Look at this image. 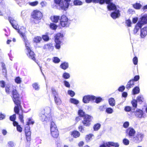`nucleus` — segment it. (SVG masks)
I'll use <instances>...</instances> for the list:
<instances>
[{
  "mask_svg": "<svg viewBox=\"0 0 147 147\" xmlns=\"http://www.w3.org/2000/svg\"><path fill=\"white\" fill-rule=\"evenodd\" d=\"M62 37V35L60 33L57 34L55 36V48L56 49H59L61 48V42L60 38Z\"/></svg>",
  "mask_w": 147,
  "mask_h": 147,
  "instance_id": "39448f33",
  "label": "nucleus"
},
{
  "mask_svg": "<svg viewBox=\"0 0 147 147\" xmlns=\"http://www.w3.org/2000/svg\"><path fill=\"white\" fill-rule=\"evenodd\" d=\"M51 109L49 107H46L44 110L42 111L39 114L40 119L42 121L47 122L52 121V117L51 116Z\"/></svg>",
  "mask_w": 147,
  "mask_h": 147,
  "instance_id": "f03ea898",
  "label": "nucleus"
},
{
  "mask_svg": "<svg viewBox=\"0 0 147 147\" xmlns=\"http://www.w3.org/2000/svg\"><path fill=\"white\" fill-rule=\"evenodd\" d=\"M15 146V144L13 142L10 141L8 142L7 147H14Z\"/></svg>",
  "mask_w": 147,
  "mask_h": 147,
  "instance_id": "49530a36",
  "label": "nucleus"
},
{
  "mask_svg": "<svg viewBox=\"0 0 147 147\" xmlns=\"http://www.w3.org/2000/svg\"><path fill=\"white\" fill-rule=\"evenodd\" d=\"M62 77L65 79H67L70 77V75L69 73L65 72L63 74Z\"/></svg>",
  "mask_w": 147,
  "mask_h": 147,
  "instance_id": "72a5a7b5",
  "label": "nucleus"
},
{
  "mask_svg": "<svg viewBox=\"0 0 147 147\" xmlns=\"http://www.w3.org/2000/svg\"><path fill=\"white\" fill-rule=\"evenodd\" d=\"M65 2H63L64 3V8L65 10H66L67 9L69 6V2L71 1V0H64Z\"/></svg>",
  "mask_w": 147,
  "mask_h": 147,
  "instance_id": "a878e982",
  "label": "nucleus"
},
{
  "mask_svg": "<svg viewBox=\"0 0 147 147\" xmlns=\"http://www.w3.org/2000/svg\"><path fill=\"white\" fill-rule=\"evenodd\" d=\"M101 125L99 123L95 124L93 126V129L94 131H97L100 128Z\"/></svg>",
  "mask_w": 147,
  "mask_h": 147,
  "instance_id": "c9c22d12",
  "label": "nucleus"
},
{
  "mask_svg": "<svg viewBox=\"0 0 147 147\" xmlns=\"http://www.w3.org/2000/svg\"><path fill=\"white\" fill-rule=\"evenodd\" d=\"M95 98V96L93 95H86L83 97L82 102L84 103H88L90 101H93L94 100Z\"/></svg>",
  "mask_w": 147,
  "mask_h": 147,
  "instance_id": "1a4fd4ad",
  "label": "nucleus"
},
{
  "mask_svg": "<svg viewBox=\"0 0 147 147\" xmlns=\"http://www.w3.org/2000/svg\"><path fill=\"white\" fill-rule=\"evenodd\" d=\"M60 16H53V18H51L52 21L55 23H57L59 20H60Z\"/></svg>",
  "mask_w": 147,
  "mask_h": 147,
  "instance_id": "c756f323",
  "label": "nucleus"
},
{
  "mask_svg": "<svg viewBox=\"0 0 147 147\" xmlns=\"http://www.w3.org/2000/svg\"><path fill=\"white\" fill-rule=\"evenodd\" d=\"M52 94L54 96V98L55 97H57L59 96L58 93L55 91V89H52Z\"/></svg>",
  "mask_w": 147,
  "mask_h": 147,
  "instance_id": "3c124183",
  "label": "nucleus"
},
{
  "mask_svg": "<svg viewBox=\"0 0 147 147\" xmlns=\"http://www.w3.org/2000/svg\"><path fill=\"white\" fill-rule=\"evenodd\" d=\"M41 40V38L40 36H37L34 39V41L36 43H39Z\"/></svg>",
  "mask_w": 147,
  "mask_h": 147,
  "instance_id": "79ce46f5",
  "label": "nucleus"
},
{
  "mask_svg": "<svg viewBox=\"0 0 147 147\" xmlns=\"http://www.w3.org/2000/svg\"><path fill=\"white\" fill-rule=\"evenodd\" d=\"M60 24L62 27H67L69 24V19L64 15H62L60 19Z\"/></svg>",
  "mask_w": 147,
  "mask_h": 147,
  "instance_id": "423d86ee",
  "label": "nucleus"
},
{
  "mask_svg": "<svg viewBox=\"0 0 147 147\" xmlns=\"http://www.w3.org/2000/svg\"><path fill=\"white\" fill-rule=\"evenodd\" d=\"M125 23L128 27H130L131 26L132 23L131 20L129 19L125 20Z\"/></svg>",
  "mask_w": 147,
  "mask_h": 147,
  "instance_id": "864d4df0",
  "label": "nucleus"
},
{
  "mask_svg": "<svg viewBox=\"0 0 147 147\" xmlns=\"http://www.w3.org/2000/svg\"><path fill=\"white\" fill-rule=\"evenodd\" d=\"M18 110H15V107H14V111L15 113L19 115V119L20 121L22 123L24 122V120H23V109H22V108H19V107L18 108Z\"/></svg>",
  "mask_w": 147,
  "mask_h": 147,
  "instance_id": "9b49d317",
  "label": "nucleus"
},
{
  "mask_svg": "<svg viewBox=\"0 0 147 147\" xmlns=\"http://www.w3.org/2000/svg\"><path fill=\"white\" fill-rule=\"evenodd\" d=\"M60 67L63 70H65L69 67V63L68 62H64L61 64Z\"/></svg>",
  "mask_w": 147,
  "mask_h": 147,
  "instance_id": "4be33fe9",
  "label": "nucleus"
},
{
  "mask_svg": "<svg viewBox=\"0 0 147 147\" xmlns=\"http://www.w3.org/2000/svg\"><path fill=\"white\" fill-rule=\"evenodd\" d=\"M63 83L65 86L67 88H69L70 85L69 83L67 80H65L63 81Z\"/></svg>",
  "mask_w": 147,
  "mask_h": 147,
  "instance_id": "052dcab7",
  "label": "nucleus"
},
{
  "mask_svg": "<svg viewBox=\"0 0 147 147\" xmlns=\"http://www.w3.org/2000/svg\"><path fill=\"white\" fill-rule=\"evenodd\" d=\"M71 135L75 138L79 137L80 135V133L77 131H73L71 133Z\"/></svg>",
  "mask_w": 147,
  "mask_h": 147,
  "instance_id": "393cba45",
  "label": "nucleus"
},
{
  "mask_svg": "<svg viewBox=\"0 0 147 147\" xmlns=\"http://www.w3.org/2000/svg\"><path fill=\"white\" fill-rule=\"evenodd\" d=\"M32 87L36 90H38L39 89V86L37 83H35L32 84Z\"/></svg>",
  "mask_w": 147,
  "mask_h": 147,
  "instance_id": "8fccbe9b",
  "label": "nucleus"
},
{
  "mask_svg": "<svg viewBox=\"0 0 147 147\" xmlns=\"http://www.w3.org/2000/svg\"><path fill=\"white\" fill-rule=\"evenodd\" d=\"M105 111L107 113L111 114L113 112V110L111 108L108 107L107 108L106 107Z\"/></svg>",
  "mask_w": 147,
  "mask_h": 147,
  "instance_id": "37998d69",
  "label": "nucleus"
},
{
  "mask_svg": "<svg viewBox=\"0 0 147 147\" xmlns=\"http://www.w3.org/2000/svg\"><path fill=\"white\" fill-rule=\"evenodd\" d=\"M94 136L92 134H90L86 136L85 137L86 140V142H89L91 138Z\"/></svg>",
  "mask_w": 147,
  "mask_h": 147,
  "instance_id": "2f4dec72",
  "label": "nucleus"
},
{
  "mask_svg": "<svg viewBox=\"0 0 147 147\" xmlns=\"http://www.w3.org/2000/svg\"><path fill=\"white\" fill-rule=\"evenodd\" d=\"M138 23H139L142 26L147 23V15H144L141 18L140 20Z\"/></svg>",
  "mask_w": 147,
  "mask_h": 147,
  "instance_id": "2eb2a0df",
  "label": "nucleus"
},
{
  "mask_svg": "<svg viewBox=\"0 0 147 147\" xmlns=\"http://www.w3.org/2000/svg\"><path fill=\"white\" fill-rule=\"evenodd\" d=\"M12 99L14 104L16 105L15 106V110H18V107L22 108L21 105V101L20 100V95L17 90L16 89H13L11 93Z\"/></svg>",
  "mask_w": 147,
  "mask_h": 147,
  "instance_id": "7ed1b4c3",
  "label": "nucleus"
},
{
  "mask_svg": "<svg viewBox=\"0 0 147 147\" xmlns=\"http://www.w3.org/2000/svg\"><path fill=\"white\" fill-rule=\"evenodd\" d=\"M50 27L52 30H55L57 28V26L55 24L53 23H51L50 25Z\"/></svg>",
  "mask_w": 147,
  "mask_h": 147,
  "instance_id": "de8ad7c7",
  "label": "nucleus"
},
{
  "mask_svg": "<svg viewBox=\"0 0 147 147\" xmlns=\"http://www.w3.org/2000/svg\"><path fill=\"white\" fill-rule=\"evenodd\" d=\"M134 7L137 9H140L142 7V5L140 3H136L133 5Z\"/></svg>",
  "mask_w": 147,
  "mask_h": 147,
  "instance_id": "473e14b6",
  "label": "nucleus"
},
{
  "mask_svg": "<svg viewBox=\"0 0 147 147\" xmlns=\"http://www.w3.org/2000/svg\"><path fill=\"white\" fill-rule=\"evenodd\" d=\"M67 93L71 97L74 96L75 94V92L71 90H69L67 91Z\"/></svg>",
  "mask_w": 147,
  "mask_h": 147,
  "instance_id": "a18cd8bd",
  "label": "nucleus"
},
{
  "mask_svg": "<svg viewBox=\"0 0 147 147\" xmlns=\"http://www.w3.org/2000/svg\"><path fill=\"white\" fill-rule=\"evenodd\" d=\"M99 147H110L109 145L108 142L106 143H104L100 145Z\"/></svg>",
  "mask_w": 147,
  "mask_h": 147,
  "instance_id": "774afa93",
  "label": "nucleus"
},
{
  "mask_svg": "<svg viewBox=\"0 0 147 147\" xmlns=\"http://www.w3.org/2000/svg\"><path fill=\"white\" fill-rule=\"evenodd\" d=\"M78 113L79 116L81 117H84L86 115L85 113L81 109L79 110Z\"/></svg>",
  "mask_w": 147,
  "mask_h": 147,
  "instance_id": "e433bc0d",
  "label": "nucleus"
},
{
  "mask_svg": "<svg viewBox=\"0 0 147 147\" xmlns=\"http://www.w3.org/2000/svg\"><path fill=\"white\" fill-rule=\"evenodd\" d=\"M52 136L54 138H57L59 135L58 130H56V131L52 132L51 133Z\"/></svg>",
  "mask_w": 147,
  "mask_h": 147,
  "instance_id": "4c0bfd02",
  "label": "nucleus"
},
{
  "mask_svg": "<svg viewBox=\"0 0 147 147\" xmlns=\"http://www.w3.org/2000/svg\"><path fill=\"white\" fill-rule=\"evenodd\" d=\"M70 101L71 103L76 105H78L79 102V101L78 100L74 98H70Z\"/></svg>",
  "mask_w": 147,
  "mask_h": 147,
  "instance_id": "bb28decb",
  "label": "nucleus"
},
{
  "mask_svg": "<svg viewBox=\"0 0 147 147\" xmlns=\"http://www.w3.org/2000/svg\"><path fill=\"white\" fill-rule=\"evenodd\" d=\"M125 133L129 138H132L134 136L136 131L133 128L130 127L126 130Z\"/></svg>",
  "mask_w": 147,
  "mask_h": 147,
  "instance_id": "f8f14e48",
  "label": "nucleus"
},
{
  "mask_svg": "<svg viewBox=\"0 0 147 147\" xmlns=\"http://www.w3.org/2000/svg\"><path fill=\"white\" fill-rule=\"evenodd\" d=\"M2 67L3 75L5 76L6 75L7 71L5 65L4 63H2Z\"/></svg>",
  "mask_w": 147,
  "mask_h": 147,
  "instance_id": "cd10ccee",
  "label": "nucleus"
},
{
  "mask_svg": "<svg viewBox=\"0 0 147 147\" xmlns=\"http://www.w3.org/2000/svg\"><path fill=\"white\" fill-rule=\"evenodd\" d=\"M25 132H28V131H30V125L26 124L25 127Z\"/></svg>",
  "mask_w": 147,
  "mask_h": 147,
  "instance_id": "0e129e2a",
  "label": "nucleus"
},
{
  "mask_svg": "<svg viewBox=\"0 0 147 147\" xmlns=\"http://www.w3.org/2000/svg\"><path fill=\"white\" fill-rule=\"evenodd\" d=\"M129 125V123L128 121H125L124 123L123 124V127L125 128H127Z\"/></svg>",
  "mask_w": 147,
  "mask_h": 147,
  "instance_id": "338daca9",
  "label": "nucleus"
},
{
  "mask_svg": "<svg viewBox=\"0 0 147 147\" xmlns=\"http://www.w3.org/2000/svg\"><path fill=\"white\" fill-rule=\"evenodd\" d=\"M55 3L59 5L61 9L65 10L64 8V3L62 0H54Z\"/></svg>",
  "mask_w": 147,
  "mask_h": 147,
  "instance_id": "f3484780",
  "label": "nucleus"
},
{
  "mask_svg": "<svg viewBox=\"0 0 147 147\" xmlns=\"http://www.w3.org/2000/svg\"><path fill=\"white\" fill-rule=\"evenodd\" d=\"M106 105H104L102 106H101L99 107V109L100 111H104L105 109H106Z\"/></svg>",
  "mask_w": 147,
  "mask_h": 147,
  "instance_id": "bf43d9fd",
  "label": "nucleus"
},
{
  "mask_svg": "<svg viewBox=\"0 0 147 147\" xmlns=\"http://www.w3.org/2000/svg\"><path fill=\"white\" fill-rule=\"evenodd\" d=\"M15 81L17 84H20L22 82L21 78L19 76L16 77L15 79Z\"/></svg>",
  "mask_w": 147,
  "mask_h": 147,
  "instance_id": "c03bdc74",
  "label": "nucleus"
},
{
  "mask_svg": "<svg viewBox=\"0 0 147 147\" xmlns=\"http://www.w3.org/2000/svg\"><path fill=\"white\" fill-rule=\"evenodd\" d=\"M42 39L45 41H47L49 40V36L47 35H43L42 36Z\"/></svg>",
  "mask_w": 147,
  "mask_h": 147,
  "instance_id": "603ef678",
  "label": "nucleus"
},
{
  "mask_svg": "<svg viewBox=\"0 0 147 147\" xmlns=\"http://www.w3.org/2000/svg\"><path fill=\"white\" fill-rule=\"evenodd\" d=\"M34 123V121L32 119V118L31 117L28 118V120L26 124L30 125H33Z\"/></svg>",
  "mask_w": 147,
  "mask_h": 147,
  "instance_id": "f704fd0d",
  "label": "nucleus"
},
{
  "mask_svg": "<svg viewBox=\"0 0 147 147\" xmlns=\"http://www.w3.org/2000/svg\"><path fill=\"white\" fill-rule=\"evenodd\" d=\"M147 35V28L146 27L142 29L141 30L140 36L142 38H144Z\"/></svg>",
  "mask_w": 147,
  "mask_h": 147,
  "instance_id": "a211bd4d",
  "label": "nucleus"
},
{
  "mask_svg": "<svg viewBox=\"0 0 147 147\" xmlns=\"http://www.w3.org/2000/svg\"><path fill=\"white\" fill-rule=\"evenodd\" d=\"M120 16V11L119 9L115 10L111 14V16L114 19L118 18Z\"/></svg>",
  "mask_w": 147,
  "mask_h": 147,
  "instance_id": "4468645a",
  "label": "nucleus"
},
{
  "mask_svg": "<svg viewBox=\"0 0 147 147\" xmlns=\"http://www.w3.org/2000/svg\"><path fill=\"white\" fill-rule=\"evenodd\" d=\"M8 20L12 27L15 29L17 30V32L19 34L20 36L23 38L25 43L26 49L28 52L27 53V55L29 58L34 61H35V54L33 51L30 49V44L29 43L25 34L26 28L24 27H22V28H21L20 29H18L19 26L16 21L13 20V18L10 17H9Z\"/></svg>",
  "mask_w": 147,
  "mask_h": 147,
  "instance_id": "f257e3e1",
  "label": "nucleus"
},
{
  "mask_svg": "<svg viewBox=\"0 0 147 147\" xmlns=\"http://www.w3.org/2000/svg\"><path fill=\"white\" fill-rule=\"evenodd\" d=\"M123 142L124 145H127L129 144V141L127 139L125 138L123 140Z\"/></svg>",
  "mask_w": 147,
  "mask_h": 147,
  "instance_id": "5fc2aeb1",
  "label": "nucleus"
},
{
  "mask_svg": "<svg viewBox=\"0 0 147 147\" xmlns=\"http://www.w3.org/2000/svg\"><path fill=\"white\" fill-rule=\"evenodd\" d=\"M78 130L81 132L83 133L84 131V127L82 125H80L78 127Z\"/></svg>",
  "mask_w": 147,
  "mask_h": 147,
  "instance_id": "4d7b16f0",
  "label": "nucleus"
},
{
  "mask_svg": "<svg viewBox=\"0 0 147 147\" xmlns=\"http://www.w3.org/2000/svg\"><path fill=\"white\" fill-rule=\"evenodd\" d=\"M132 110L131 107L129 106H127L125 107L124 110L127 112H130Z\"/></svg>",
  "mask_w": 147,
  "mask_h": 147,
  "instance_id": "13d9d810",
  "label": "nucleus"
},
{
  "mask_svg": "<svg viewBox=\"0 0 147 147\" xmlns=\"http://www.w3.org/2000/svg\"><path fill=\"white\" fill-rule=\"evenodd\" d=\"M109 146L110 147V146H114L115 147H119V144L117 142H108Z\"/></svg>",
  "mask_w": 147,
  "mask_h": 147,
  "instance_id": "7c9ffc66",
  "label": "nucleus"
},
{
  "mask_svg": "<svg viewBox=\"0 0 147 147\" xmlns=\"http://www.w3.org/2000/svg\"><path fill=\"white\" fill-rule=\"evenodd\" d=\"M134 85V82L132 81V80H130L127 83L126 86V88L128 89H129L133 87Z\"/></svg>",
  "mask_w": 147,
  "mask_h": 147,
  "instance_id": "412c9836",
  "label": "nucleus"
},
{
  "mask_svg": "<svg viewBox=\"0 0 147 147\" xmlns=\"http://www.w3.org/2000/svg\"><path fill=\"white\" fill-rule=\"evenodd\" d=\"M54 98L55 103L57 105H60L61 103V101L59 96L57 97H55Z\"/></svg>",
  "mask_w": 147,
  "mask_h": 147,
  "instance_id": "c85d7f7f",
  "label": "nucleus"
},
{
  "mask_svg": "<svg viewBox=\"0 0 147 147\" xmlns=\"http://www.w3.org/2000/svg\"><path fill=\"white\" fill-rule=\"evenodd\" d=\"M50 130L51 133L52 132L56 131V130H58L57 129L55 123L52 121L51 122Z\"/></svg>",
  "mask_w": 147,
  "mask_h": 147,
  "instance_id": "6ab92c4d",
  "label": "nucleus"
},
{
  "mask_svg": "<svg viewBox=\"0 0 147 147\" xmlns=\"http://www.w3.org/2000/svg\"><path fill=\"white\" fill-rule=\"evenodd\" d=\"M112 0H100V4H103L105 3L108 4L107 8L109 11L115 10L117 9L116 5L112 2Z\"/></svg>",
  "mask_w": 147,
  "mask_h": 147,
  "instance_id": "20e7f679",
  "label": "nucleus"
},
{
  "mask_svg": "<svg viewBox=\"0 0 147 147\" xmlns=\"http://www.w3.org/2000/svg\"><path fill=\"white\" fill-rule=\"evenodd\" d=\"M140 92V89L139 87L136 86L132 90V94L135 95L138 94Z\"/></svg>",
  "mask_w": 147,
  "mask_h": 147,
  "instance_id": "b1692460",
  "label": "nucleus"
},
{
  "mask_svg": "<svg viewBox=\"0 0 147 147\" xmlns=\"http://www.w3.org/2000/svg\"><path fill=\"white\" fill-rule=\"evenodd\" d=\"M139 23H137L135 26L133 30V33L134 34H136L139 29L142 28V26Z\"/></svg>",
  "mask_w": 147,
  "mask_h": 147,
  "instance_id": "aec40b11",
  "label": "nucleus"
},
{
  "mask_svg": "<svg viewBox=\"0 0 147 147\" xmlns=\"http://www.w3.org/2000/svg\"><path fill=\"white\" fill-rule=\"evenodd\" d=\"M16 114H14L13 115L10 116L9 119L10 121H13L16 120Z\"/></svg>",
  "mask_w": 147,
  "mask_h": 147,
  "instance_id": "6e6d98bb",
  "label": "nucleus"
},
{
  "mask_svg": "<svg viewBox=\"0 0 147 147\" xmlns=\"http://www.w3.org/2000/svg\"><path fill=\"white\" fill-rule=\"evenodd\" d=\"M140 79V76L139 75H136L135 76L133 79H131L132 80V81L134 82H136L138 81Z\"/></svg>",
  "mask_w": 147,
  "mask_h": 147,
  "instance_id": "69168bd1",
  "label": "nucleus"
},
{
  "mask_svg": "<svg viewBox=\"0 0 147 147\" xmlns=\"http://www.w3.org/2000/svg\"><path fill=\"white\" fill-rule=\"evenodd\" d=\"M53 62L56 63H59L60 61V59L57 57H54L53 58Z\"/></svg>",
  "mask_w": 147,
  "mask_h": 147,
  "instance_id": "09e8293b",
  "label": "nucleus"
},
{
  "mask_svg": "<svg viewBox=\"0 0 147 147\" xmlns=\"http://www.w3.org/2000/svg\"><path fill=\"white\" fill-rule=\"evenodd\" d=\"M95 102L97 103L100 102L102 100V98L100 97H95Z\"/></svg>",
  "mask_w": 147,
  "mask_h": 147,
  "instance_id": "e2e57ef3",
  "label": "nucleus"
},
{
  "mask_svg": "<svg viewBox=\"0 0 147 147\" xmlns=\"http://www.w3.org/2000/svg\"><path fill=\"white\" fill-rule=\"evenodd\" d=\"M100 0H85L86 2L87 3H90L91 2L93 3H98L100 4Z\"/></svg>",
  "mask_w": 147,
  "mask_h": 147,
  "instance_id": "a19ab883",
  "label": "nucleus"
},
{
  "mask_svg": "<svg viewBox=\"0 0 147 147\" xmlns=\"http://www.w3.org/2000/svg\"><path fill=\"white\" fill-rule=\"evenodd\" d=\"M91 117L88 115H86L84 117V119L82 121L83 125L86 127H89L91 125Z\"/></svg>",
  "mask_w": 147,
  "mask_h": 147,
  "instance_id": "6e6552de",
  "label": "nucleus"
},
{
  "mask_svg": "<svg viewBox=\"0 0 147 147\" xmlns=\"http://www.w3.org/2000/svg\"><path fill=\"white\" fill-rule=\"evenodd\" d=\"M44 49L48 50L50 51H53L54 49V47L53 45V44L51 43H47L45 44L43 47Z\"/></svg>",
  "mask_w": 147,
  "mask_h": 147,
  "instance_id": "dca6fc26",
  "label": "nucleus"
},
{
  "mask_svg": "<svg viewBox=\"0 0 147 147\" xmlns=\"http://www.w3.org/2000/svg\"><path fill=\"white\" fill-rule=\"evenodd\" d=\"M38 3V2L37 1H35L34 2H29V4L32 6H35Z\"/></svg>",
  "mask_w": 147,
  "mask_h": 147,
  "instance_id": "680f3d73",
  "label": "nucleus"
},
{
  "mask_svg": "<svg viewBox=\"0 0 147 147\" xmlns=\"http://www.w3.org/2000/svg\"><path fill=\"white\" fill-rule=\"evenodd\" d=\"M109 105L111 106H114L115 105V101L114 98H109L108 100Z\"/></svg>",
  "mask_w": 147,
  "mask_h": 147,
  "instance_id": "5701e85b",
  "label": "nucleus"
},
{
  "mask_svg": "<svg viewBox=\"0 0 147 147\" xmlns=\"http://www.w3.org/2000/svg\"><path fill=\"white\" fill-rule=\"evenodd\" d=\"M132 111L135 112V116L137 118H141L144 117V112L141 109H137L135 111V109H132Z\"/></svg>",
  "mask_w": 147,
  "mask_h": 147,
  "instance_id": "ddd939ff",
  "label": "nucleus"
},
{
  "mask_svg": "<svg viewBox=\"0 0 147 147\" xmlns=\"http://www.w3.org/2000/svg\"><path fill=\"white\" fill-rule=\"evenodd\" d=\"M144 136V135L143 134L138 132L134 136L133 141L136 143H138L142 141Z\"/></svg>",
  "mask_w": 147,
  "mask_h": 147,
  "instance_id": "0eeeda50",
  "label": "nucleus"
},
{
  "mask_svg": "<svg viewBox=\"0 0 147 147\" xmlns=\"http://www.w3.org/2000/svg\"><path fill=\"white\" fill-rule=\"evenodd\" d=\"M42 13L39 11L34 10L32 15V17L36 20H40L42 17Z\"/></svg>",
  "mask_w": 147,
  "mask_h": 147,
  "instance_id": "9d476101",
  "label": "nucleus"
},
{
  "mask_svg": "<svg viewBox=\"0 0 147 147\" xmlns=\"http://www.w3.org/2000/svg\"><path fill=\"white\" fill-rule=\"evenodd\" d=\"M131 103L134 108V109L136 108L137 106V101L136 100H133L131 101Z\"/></svg>",
  "mask_w": 147,
  "mask_h": 147,
  "instance_id": "58836bf2",
  "label": "nucleus"
},
{
  "mask_svg": "<svg viewBox=\"0 0 147 147\" xmlns=\"http://www.w3.org/2000/svg\"><path fill=\"white\" fill-rule=\"evenodd\" d=\"M73 3L75 5H80L82 4V2L79 0H75Z\"/></svg>",
  "mask_w": 147,
  "mask_h": 147,
  "instance_id": "ea45409f",
  "label": "nucleus"
}]
</instances>
